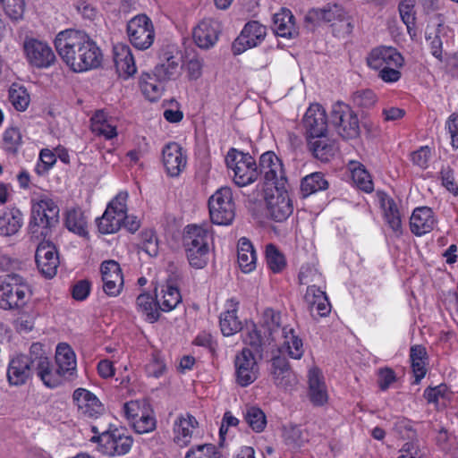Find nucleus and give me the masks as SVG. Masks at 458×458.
Segmentation results:
<instances>
[{
    "mask_svg": "<svg viewBox=\"0 0 458 458\" xmlns=\"http://www.w3.org/2000/svg\"><path fill=\"white\" fill-rule=\"evenodd\" d=\"M55 47L63 61L74 72L94 69L101 64L100 48L83 31L65 30L59 32Z\"/></svg>",
    "mask_w": 458,
    "mask_h": 458,
    "instance_id": "obj_1",
    "label": "nucleus"
},
{
    "mask_svg": "<svg viewBox=\"0 0 458 458\" xmlns=\"http://www.w3.org/2000/svg\"><path fill=\"white\" fill-rule=\"evenodd\" d=\"M59 224V208L50 199H41L31 208L29 231L32 237L47 240Z\"/></svg>",
    "mask_w": 458,
    "mask_h": 458,
    "instance_id": "obj_2",
    "label": "nucleus"
},
{
    "mask_svg": "<svg viewBox=\"0 0 458 458\" xmlns=\"http://www.w3.org/2000/svg\"><path fill=\"white\" fill-rule=\"evenodd\" d=\"M225 163L233 172V181L239 187L249 185L259 177L258 165L250 154L231 148L225 157Z\"/></svg>",
    "mask_w": 458,
    "mask_h": 458,
    "instance_id": "obj_3",
    "label": "nucleus"
},
{
    "mask_svg": "<svg viewBox=\"0 0 458 458\" xmlns=\"http://www.w3.org/2000/svg\"><path fill=\"white\" fill-rule=\"evenodd\" d=\"M329 123L344 139H355L360 135V123L356 113L343 102L333 105Z\"/></svg>",
    "mask_w": 458,
    "mask_h": 458,
    "instance_id": "obj_4",
    "label": "nucleus"
},
{
    "mask_svg": "<svg viewBox=\"0 0 458 458\" xmlns=\"http://www.w3.org/2000/svg\"><path fill=\"white\" fill-rule=\"evenodd\" d=\"M258 171L266 188L284 189L289 186L283 162L273 151H267L260 156Z\"/></svg>",
    "mask_w": 458,
    "mask_h": 458,
    "instance_id": "obj_5",
    "label": "nucleus"
},
{
    "mask_svg": "<svg viewBox=\"0 0 458 458\" xmlns=\"http://www.w3.org/2000/svg\"><path fill=\"white\" fill-rule=\"evenodd\" d=\"M210 219L218 225H230L235 216V208L233 201L232 190L222 187L217 190L208 200Z\"/></svg>",
    "mask_w": 458,
    "mask_h": 458,
    "instance_id": "obj_6",
    "label": "nucleus"
},
{
    "mask_svg": "<svg viewBox=\"0 0 458 458\" xmlns=\"http://www.w3.org/2000/svg\"><path fill=\"white\" fill-rule=\"evenodd\" d=\"M30 288L18 275L8 276L0 284V307L4 310L19 309L26 304Z\"/></svg>",
    "mask_w": 458,
    "mask_h": 458,
    "instance_id": "obj_7",
    "label": "nucleus"
},
{
    "mask_svg": "<svg viewBox=\"0 0 458 458\" xmlns=\"http://www.w3.org/2000/svg\"><path fill=\"white\" fill-rule=\"evenodd\" d=\"M127 198V192L118 193L109 202L103 216L97 219L98 227L101 233H114L122 227L123 219L126 218Z\"/></svg>",
    "mask_w": 458,
    "mask_h": 458,
    "instance_id": "obj_8",
    "label": "nucleus"
},
{
    "mask_svg": "<svg viewBox=\"0 0 458 458\" xmlns=\"http://www.w3.org/2000/svg\"><path fill=\"white\" fill-rule=\"evenodd\" d=\"M158 63L154 68L155 76L160 81L174 80L180 73L182 54L175 45L167 44L157 53Z\"/></svg>",
    "mask_w": 458,
    "mask_h": 458,
    "instance_id": "obj_9",
    "label": "nucleus"
},
{
    "mask_svg": "<svg viewBox=\"0 0 458 458\" xmlns=\"http://www.w3.org/2000/svg\"><path fill=\"white\" fill-rule=\"evenodd\" d=\"M288 186L266 188L265 201L267 214L276 222L285 221L293 211L292 199L288 194Z\"/></svg>",
    "mask_w": 458,
    "mask_h": 458,
    "instance_id": "obj_10",
    "label": "nucleus"
},
{
    "mask_svg": "<svg viewBox=\"0 0 458 458\" xmlns=\"http://www.w3.org/2000/svg\"><path fill=\"white\" fill-rule=\"evenodd\" d=\"M127 34L131 45L140 49L149 48L155 39V30L152 21L146 14H138L127 23Z\"/></svg>",
    "mask_w": 458,
    "mask_h": 458,
    "instance_id": "obj_11",
    "label": "nucleus"
},
{
    "mask_svg": "<svg viewBox=\"0 0 458 458\" xmlns=\"http://www.w3.org/2000/svg\"><path fill=\"white\" fill-rule=\"evenodd\" d=\"M92 442L98 443L100 451L108 456L123 455L132 445V437L125 435L122 429L104 431L91 437Z\"/></svg>",
    "mask_w": 458,
    "mask_h": 458,
    "instance_id": "obj_12",
    "label": "nucleus"
},
{
    "mask_svg": "<svg viewBox=\"0 0 458 458\" xmlns=\"http://www.w3.org/2000/svg\"><path fill=\"white\" fill-rule=\"evenodd\" d=\"M255 356L249 347L243 348L235 356V377L241 386H248L259 377V369Z\"/></svg>",
    "mask_w": 458,
    "mask_h": 458,
    "instance_id": "obj_13",
    "label": "nucleus"
},
{
    "mask_svg": "<svg viewBox=\"0 0 458 458\" xmlns=\"http://www.w3.org/2000/svg\"><path fill=\"white\" fill-rule=\"evenodd\" d=\"M27 359L30 360V366L36 370L37 375L47 386L53 388L58 386V376L53 374L49 359L41 344H31Z\"/></svg>",
    "mask_w": 458,
    "mask_h": 458,
    "instance_id": "obj_14",
    "label": "nucleus"
},
{
    "mask_svg": "<svg viewBox=\"0 0 458 458\" xmlns=\"http://www.w3.org/2000/svg\"><path fill=\"white\" fill-rule=\"evenodd\" d=\"M306 21L312 23L328 22L332 26L339 22L343 33L350 34L352 30V25L346 19L344 10L338 4H328L322 9H312L306 15Z\"/></svg>",
    "mask_w": 458,
    "mask_h": 458,
    "instance_id": "obj_15",
    "label": "nucleus"
},
{
    "mask_svg": "<svg viewBox=\"0 0 458 458\" xmlns=\"http://www.w3.org/2000/svg\"><path fill=\"white\" fill-rule=\"evenodd\" d=\"M23 48L28 62L34 67L48 68L55 62V55L46 42L33 38H26Z\"/></svg>",
    "mask_w": 458,
    "mask_h": 458,
    "instance_id": "obj_16",
    "label": "nucleus"
},
{
    "mask_svg": "<svg viewBox=\"0 0 458 458\" xmlns=\"http://www.w3.org/2000/svg\"><path fill=\"white\" fill-rule=\"evenodd\" d=\"M267 29L259 21L248 22L241 34L233 42L232 50L234 55H240L245 50L258 46L266 37Z\"/></svg>",
    "mask_w": 458,
    "mask_h": 458,
    "instance_id": "obj_17",
    "label": "nucleus"
},
{
    "mask_svg": "<svg viewBox=\"0 0 458 458\" xmlns=\"http://www.w3.org/2000/svg\"><path fill=\"white\" fill-rule=\"evenodd\" d=\"M35 260L40 273L47 278L56 275L59 257L54 243L49 240H42L38 245Z\"/></svg>",
    "mask_w": 458,
    "mask_h": 458,
    "instance_id": "obj_18",
    "label": "nucleus"
},
{
    "mask_svg": "<svg viewBox=\"0 0 458 458\" xmlns=\"http://www.w3.org/2000/svg\"><path fill=\"white\" fill-rule=\"evenodd\" d=\"M103 290L109 296H117L123 286V276L118 262L110 259L102 262L100 267Z\"/></svg>",
    "mask_w": 458,
    "mask_h": 458,
    "instance_id": "obj_19",
    "label": "nucleus"
},
{
    "mask_svg": "<svg viewBox=\"0 0 458 458\" xmlns=\"http://www.w3.org/2000/svg\"><path fill=\"white\" fill-rule=\"evenodd\" d=\"M162 160L167 174L172 177L178 176L187 164L186 154L177 142H169L163 148Z\"/></svg>",
    "mask_w": 458,
    "mask_h": 458,
    "instance_id": "obj_20",
    "label": "nucleus"
},
{
    "mask_svg": "<svg viewBox=\"0 0 458 458\" xmlns=\"http://www.w3.org/2000/svg\"><path fill=\"white\" fill-rule=\"evenodd\" d=\"M55 362L57 369L53 374L58 376V386L63 383V379H71L76 372L75 353L67 344H59L55 352Z\"/></svg>",
    "mask_w": 458,
    "mask_h": 458,
    "instance_id": "obj_21",
    "label": "nucleus"
},
{
    "mask_svg": "<svg viewBox=\"0 0 458 458\" xmlns=\"http://www.w3.org/2000/svg\"><path fill=\"white\" fill-rule=\"evenodd\" d=\"M369 67L381 70L386 67H401L403 58L399 52L391 47H379L374 48L367 58Z\"/></svg>",
    "mask_w": 458,
    "mask_h": 458,
    "instance_id": "obj_22",
    "label": "nucleus"
},
{
    "mask_svg": "<svg viewBox=\"0 0 458 458\" xmlns=\"http://www.w3.org/2000/svg\"><path fill=\"white\" fill-rule=\"evenodd\" d=\"M72 400L78 408L81 416L85 418H97L104 407L98 398L85 388H77L72 394Z\"/></svg>",
    "mask_w": 458,
    "mask_h": 458,
    "instance_id": "obj_23",
    "label": "nucleus"
},
{
    "mask_svg": "<svg viewBox=\"0 0 458 458\" xmlns=\"http://www.w3.org/2000/svg\"><path fill=\"white\" fill-rule=\"evenodd\" d=\"M219 33V22L212 19H205L193 29L192 38L199 48L208 49L216 44Z\"/></svg>",
    "mask_w": 458,
    "mask_h": 458,
    "instance_id": "obj_24",
    "label": "nucleus"
},
{
    "mask_svg": "<svg viewBox=\"0 0 458 458\" xmlns=\"http://www.w3.org/2000/svg\"><path fill=\"white\" fill-rule=\"evenodd\" d=\"M307 138L326 134L327 131V118L325 109L318 104L310 105L307 109L303 120Z\"/></svg>",
    "mask_w": 458,
    "mask_h": 458,
    "instance_id": "obj_25",
    "label": "nucleus"
},
{
    "mask_svg": "<svg viewBox=\"0 0 458 458\" xmlns=\"http://www.w3.org/2000/svg\"><path fill=\"white\" fill-rule=\"evenodd\" d=\"M307 146L312 156L321 162H328L337 149L335 141L328 138L327 133L308 137Z\"/></svg>",
    "mask_w": 458,
    "mask_h": 458,
    "instance_id": "obj_26",
    "label": "nucleus"
},
{
    "mask_svg": "<svg viewBox=\"0 0 458 458\" xmlns=\"http://www.w3.org/2000/svg\"><path fill=\"white\" fill-rule=\"evenodd\" d=\"M113 53L114 67L120 77L127 79L136 72L137 68L129 46L123 44L115 45Z\"/></svg>",
    "mask_w": 458,
    "mask_h": 458,
    "instance_id": "obj_27",
    "label": "nucleus"
},
{
    "mask_svg": "<svg viewBox=\"0 0 458 458\" xmlns=\"http://www.w3.org/2000/svg\"><path fill=\"white\" fill-rule=\"evenodd\" d=\"M309 397L315 406H323L327 403L328 394L322 372L314 367L309 370Z\"/></svg>",
    "mask_w": 458,
    "mask_h": 458,
    "instance_id": "obj_28",
    "label": "nucleus"
},
{
    "mask_svg": "<svg viewBox=\"0 0 458 458\" xmlns=\"http://www.w3.org/2000/svg\"><path fill=\"white\" fill-rule=\"evenodd\" d=\"M35 370L30 366V360L27 355H17L13 358L8 366L7 378L11 385H23L30 377L31 372Z\"/></svg>",
    "mask_w": 458,
    "mask_h": 458,
    "instance_id": "obj_29",
    "label": "nucleus"
},
{
    "mask_svg": "<svg viewBox=\"0 0 458 458\" xmlns=\"http://www.w3.org/2000/svg\"><path fill=\"white\" fill-rule=\"evenodd\" d=\"M210 238L208 229L197 225H189L184 229L182 246L184 249L209 248Z\"/></svg>",
    "mask_w": 458,
    "mask_h": 458,
    "instance_id": "obj_30",
    "label": "nucleus"
},
{
    "mask_svg": "<svg viewBox=\"0 0 458 458\" xmlns=\"http://www.w3.org/2000/svg\"><path fill=\"white\" fill-rule=\"evenodd\" d=\"M304 300L312 314L316 311L318 316L325 317L331 310V305L326 293L316 285L308 286Z\"/></svg>",
    "mask_w": 458,
    "mask_h": 458,
    "instance_id": "obj_31",
    "label": "nucleus"
},
{
    "mask_svg": "<svg viewBox=\"0 0 458 458\" xmlns=\"http://www.w3.org/2000/svg\"><path fill=\"white\" fill-rule=\"evenodd\" d=\"M435 225L433 211L428 207L417 208L410 219L411 231L416 235L430 232Z\"/></svg>",
    "mask_w": 458,
    "mask_h": 458,
    "instance_id": "obj_32",
    "label": "nucleus"
},
{
    "mask_svg": "<svg viewBox=\"0 0 458 458\" xmlns=\"http://www.w3.org/2000/svg\"><path fill=\"white\" fill-rule=\"evenodd\" d=\"M273 30L277 36L293 38L298 35L294 17L290 10L282 8L273 16Z\"/></svg>",
    "mask_w": 458,
    "mask_h": 458,
    "instance_id": "obj_33",
    "label": "nucleus"
},
{
    "mask_svg": "<svg viewBox=\"0 0 458 458\" xmlns=\"http://www.w3.org/2000/svg\"><path fill=\"white\" fill-rule=\"evenodd\" d=\"M243 341L251 348L250 350L254 354L261 358L264 347L270 344V343L275 340L266 334L259 326L251 323L250 325H247Z\"/></svg>",
    "mask_w": 458,
    "mask_h": 458,
    "instance_id": "obj_34",
    "label": "nucleus"
},
{
    "mask_svg": "<svg viewBox=\"0 0 458 458\" xmlns=\"http://www.w3.org/2000/svg\"><path fill=\"white\" fill-rule=\"evenodd\" d=\"M22 224L23 216L18 208H12L4 211L0 215V235H14L19 232Z\"/></svg>",
    "mask_w": 458,
    "mask_h": 458,
    "instance_id": "obj_35",
    "label": "nucleus"
},
{
    "mask_svg": "<svg viewBox=\"0 0 458 458\" xmlns=\"http://www.w3.org/2000/svg\"><path fill=\"white\" fill-rule=\"evenodd\" d=\"M237 258L240 268L243 273H250L256 267V252L251 242L245 237L239 240Z\"/></svg>",
    "mask_w": 458,
    "mask_h": 458,
    "instance_id": "obj_36",
    "label": "nucleus"
},
{
    "mask_svg": "<svg viewBox=\"0 0 458 458\" xmlns=\"http://www.w3.org/2000/svg\"><path fill=\"white\" fill-rule=\"evenodd\" d=\"M166 81H160L159 79L155 76V71H153V74L148 72L142 73L140 78V89L150 101H156L161 97L164 91V83Z\"/></svg>",
    "mask_w": 458,
    "mask_h": 458,
    "instance_id": "obj_37",
    "label": "nucleus"
},
{
    "mask_svg": "<svg viewBox=\"0 0 458 458\" xmlns=\"http://www.w3.org/2000/svg\"><path fill=\"white\" fill-rule=\"evenodd\" d=\"M410 358L415 377V384H419L427 373L425 360H427L426 348L422 345H414L411 348Z\"/></svg>",
    "mask_w": 458,
    "mask_h": 458,
    "instance_id": "obj_38",
    "label": "nucleus"
},
{
    "mask_svg": "<svg viewBox=\"0 0 458 458\" xmlns=\"http://www.w3.org/2000/svg\"><path fill=\"white\" fill-rule=\"evenodd\" d=\"M198 425V421L193 416L188 415L187 418H180L174 425L175 441L181 445H186L190 443L192 430Z\"/></svg>",
    "mask_w": 458,
    "mask_h": 458,
    "instance_id": "obj_39",
    "label": "nucleus"
},
{
    "mask_svg": "<svg viewBox=\"0 0 458 458\" xmlns=\"http://www.w3.org/2000/svg\"><path fill=\"white\" fill-rule=\"evenodd\" d=\"M309 433L298 426L284 428L283 438L284 443L292 449L297 450L309 441Z\"/></svg>",
    "mask_w": 458,
    "mask_h": 458,
    "instance_id": "obj_40",
    "label": "nucleus"
},
{
    "mask_svg": "<svg viewBox=\"0 0 458 458\" xmlns=\"http://www.w3.org/2000/svg\"><path fill=\"white\" fill-rule=\"evenodd\" d=\"M65 225L69 231L80 236L88 234L86 217L80 208H73L67 212Z\"/></svg>",
    "mask_w": 458,
    "mask_h": 458,
    "instance_id": "obj_41",
    "label": "nucleus"
},
{
    "mask_svg": "<svg viewBox=\"0 0 458 458\" xmlns=\"http://www.w3.org/2000/svg\"><path fill=\"white\" fill-rule=\"evenodd\" d=\"M136 304L139 311H140L145 317L146 320L154 323L159 318V310L157 307V300L148 293H141L137 297Z\"/></svg>",
    "mask_w": 458,
    "mask_h": 458,
    "instance_id": "obj_42",
    "label": "nucleus"
},
{
    "mask_svg": "<svg viewBox=\"0 0 458 458\" xmlns=\"http://www.w3.org/2000/svg\"><path fill=\"white\" fill-rule=\"evenodd\" d=\"M352 178L356 185L365 192H371L374 190L371 177L364 165L359 162L352 161L350 163Z\"/></svg>",
    "mask_w": 458,
    "mask_h": 458,
    "instance_id": "obj_43",
    "label": "nucleus"
},
{
    "mask_svg": "<svg viewBox=\"0 0 458 458\" xmlns=\"http://www.w3.org/2000/svg\"><path fill=\"white\" fill-rule=\"evenodd\" d=\"M328 182L321 173H313L304 177L301 183V191L303 197H308L318 191L327 189Z\"/></svg>",
    "mask_w": 458,
    "mask_h": 458,
    "instance_id": "obj_44",
    "label": "nucleus"
},
{
    "mask_svg": "<svg viewBox=\"0 0 458 458\" xmlns=\"http://www.w3.org/2000/svg\"><path fill=\"white\" fill-rule=\"evenodd\" d=\"M161 292L163 293L161 298L158 295L156 296L159 311H171L181 302L182 297L176 287L168 285L165 290L163 289Z\"/></svg>",
    "mask_w": 458,
    "mask_h": 458,
    "instance_id": "obj_45",
    "label": "nucleus"
},
{
    "mask_svg": "<svg viewBox=\"0 0 458 458\" xmlns=\"http://www.w3.org/2000/svg\"><path fill=\"white\" fill-rule=\"evenodd\" d=\"M280 314L272 309H267L263 312L262 320L259 326L271 338L276 340L277 335L280 334Z\"/></svg>",
    "mask_w": 458,
    "mask_h": 458,
    "instance_id": "obj_46",
    "label": "nucleus"
},
{
    "mask_svg": "<svg viewBox=\"0 0 458 458\" xmlns=\"http://www.w3.org/2000/svg\"><path fill=\"white\" fill-rule=\"evenodd\" d=\"M91 129L93 132L111 140L117 135L115 126L110 124L103 111H98L91 118Z\"/></svg>",
    "mask_w": 458,
    "mask_h": 458,
    "instance_id": "obj_47",
    "label": "nucleus"
},
{
    "mask_svg": "<svg viewBox=\"0 0 458 458\" xmlns=\"http://www.w3.org/2000/svg\"><path fill=\"white\" fill-rule=\"evenodd\" d=\"M282 335L284 338V345L288 350V354L293 358L299 360L303 354L302 341L294 333L293 328L283 327Z\"/></svg>",
    "mask_w": 458,
    "mask_h": 458,
    "instance_id": "obj_48",
    "label": "nucleus"
},
{
    "mask_svg": "<svg viewBox=\"0 0 458 458\" xmlns=\"http://www.w3.org/2000/svg\"><path fill=\"white\" fill-rule=\"evenodd\" d=\"M236 308L225 311L220 316V327L224 335L230 336L242 329V323L236 316Z\"/></svg>",
    "mask_w": 458,
    "mask_h": 458,
    "instance_id": "obj_49",
    "label": "nucleus"
},
{
    "mask_svg": "<svg viewBox=\"0 0 458 458\" xmlns=\"http://www.w3.org/2000/svg\"><path fill=\"white\" fill-rule=\"evenodd\" d=\"M246 423L255 432H262L267 426V417L264 411L256 406L247 407L244 412Z\"/></svg>",
    "mask_w": 458,
    "mask_h": 458,
    "instance_id": "obj_50",
    "label": "nucleus"
},
{
    "mask_svg": "<svg viewBox=\"0 0 458 458\" xmlns=\"http://www.w3.org/2000/svg\"><path fill=\"white\" fill-rule=\"evenodd\" d=\"M9 101L17 111H24L30 98L25 87L13 84L9 89Z\"/></svg>",
    "mask_w": 458,
    "mask_h": 458,
    "instance_id": "obj_51",
    "label": "nucleus"
},
{
    "mask_svg": "<svg viewBox=\"0 0 458 458\" xmlns=\"http://www.w3.org/2000/svg\"><path fill=\"white\" fill-rule=\"evenodd\" d=\"M414 0H403L399 4V13L402 21L407 27L408 33L411 38L416 35L414 30L415 13H414Z\"/></svg>",
    "mask_w": 458,
    "mask_h": 458,
    "instance_id": "obj_52",
    "label": "nucleus"
},
{
    "mask_svg": "<svg viewBox=\"0 0 458 458\" xmlns=\"http://www.w3.org/2000/svg\"><path fill=\"white\" fill-rule=\"evenodd\" d=\"M4 13L13 21L18 22L23 19L25 12V0H0Z\"/></svg>",
    "mask_w": 458,
    "mask_h": 458,
    "instance_id": "obj_53",
    "label": "nucleus"
},
{
    "mask_svg": "<svg viewBox=\"0 0 458 458\" xmlns=\"http://www.w3.org/2000/svg\"><path fill=\"white\" fill-rule=\"evenodd\" d=\"M266 260L268 267L274 273L281 272L286 265L284 256L274 244L267 245Z\"/></svg>",
    "mask_w": 458,
    "mask_h": 458,
    "instance_id": "obj_54",
    "label": "nucleus"
},
{
    "mask_svg": "<svg viewBox=\"0 0 458 458\" xmlns=\"http://www.w3.org/2000/svg\"><path fill=\"white\" fill-rule=\"evenodd\" d=\"M190 266L195 269L205 267L208 262L209 248L184 249Z\"/></svg>",
    "mask_w": 458,
    "mask_h": 458,
    "instance_id": "obj_55",
    "label": "nucleus"
},
{
    "mask_svg": "<svg viewBox=\"0 0 458 458\" xmlns=\"http://www.w3.org/2000/svg\"><path fill=\"white\" fill-rule=\"evenodd\" d=\"M185 458H222V454L214 445L205 444L191 448Z\"/></svg>",
    "mask_w": 458,
    "mask_h": 458,
    "instance_id": "obj_56",
    "label": "nucleus"
},
{
    "mask_svg": "<svg viewBox=\"0 0 458 458\" xmlns=\"http://www.w3.org/2000/svg\"><path fill=\"white\" fill-rule=\"evenodd\" d=\"M386 205L387 207L385 208L386 220L394 232L401 233L402 221L397 206L394 200H388Z\"/></svg>",
    "mask_w": 458,
    "mask_h": 458,
    "instance_id": "obj_57",
    "label": "nucleus"
},
{
    "mask_svg": "<svg viewBox=\"0 0 458 458\" xmlns=\"http://www.w3.org/2000/svg\"><path fill=\"white\" fill-rule=\"evenodd\" d=\"M352 100L356 106L370 108L375 105L377 97L371 89H362L354 92Z\"/></svg>",
    "mask_w": 458,
    "mask_h": 458,
    "instance_id": "obj_58",
    "label": "nucleus"
},
{
    "mask_svg": "<svg viewBox=\"0 0 458 458\" xmlns=\"http://www.w3.org/2000/svg\"><path fill=\"white\" fill-rule=\"evenodd\" d=\"M4 146L5 150L16 153L18 147L21 143V134L17 128H9L4 133Z\"/></svg>",
    "mask_w": 458,
    "mask_h": 458,
    "instance_id": "obj_59",
    "label": "nucleus"
},
{
    "mask_svg": "<svg viewBox=\"0 0 458 458\" xmlns=\"http://www.w3.org/2000/svg\"><path fill=\"white\" fill-rule=\"evenodd\" d=\"M141 249L150 257H155L158 253V241L153 231H145L141 233Z\"/></svg>",
    "mask_w": 458,
    "mask_h": 458,
    "instance_id": "obj_60",
    "label": "nucleus"
},
{
    "mask_svg": "<svg viewBox=\"0 0 458 458\" xmlns=\"http://www.w3.org/2000/svg\"><path fill=\"white\" fill-rule=\"evenodd\" d=\"M165 369L166 365L161 354L158 352H153L151 360L146 366L148 375L154 377H159L165 373Z\"/></svg>",
    "mask_w": 458,
    "mask_h": 458,
    "instance_id": "obj_61",
    "label": "nucleus"
},
{
    "mask_svg": "<svg viewBox=\"0 0 458 458\" xmlns=\"http://www.w3.org/2000/svg\"><path fill=\"white\" fill-rule=\"evenodd\" d=\"M132 423L135 431L140 434L150 432L156 427L155 419L145 412H141V415L132 421Z\"/></svg>",
    "mask_w": 458,
    "mask_h": 458,
    "instance_id": "obj_62",
    "label": "nucleus"
},
{
    "mask_svg": "<svg viewBox=\"0 0 458 458\" xmlns=\"http://www.w3.org/2000/svg\"><path fill=\"white\" fill-rule=\"evenodd\" d=\"M272 377L275 385L285 390L291 388L296 383L295 377L291 370L274 372Z\"/></svg>",
    "mask_w": 458,
    "mask_h": 458,
    "instance_id": "obj_63",
    "label": "nucleus"
},
{
    "mask_svg": "<svg viewBox=\"0 0 458 458\" xmlns=\"http://www.w3.org/2000/svg\"><path fill=\"white\" fill-rule=\"evenodd\" d=\"M442 184L447 191L458 194V181L454 178V171L449 167H444L441 170Z\"/></svg>",
    "mask_w": 458,
    "mask_h": 458,
    "instance_id": "obj_64",
    "label": "nucleus"
}]
</instances>
